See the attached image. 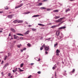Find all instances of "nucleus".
<instances>
[{"instance_id": "64", "label": "nucleus", "mask_w": 78, "mask_h": 78, "mask_svg": "<svg viewBox=\"0 0 78 78\" xmlns=\"http://www.w3.org/2000/svg\"><path fill=\"white\" fill-rule=\"evenodd\" d=\"M63 62V63L64 64V62Z\"/></svg>"}, {"instance_id": "54", "label": "nucleus", "mask_w": 78, "mask_h": 78, "mask_svg": "<svg viewBox=\"0 0 78 78\" xmlns=\"http://www.w3.org/2000/svg\"><path fill=\"white\" fill-rule=\"evenodd\" d=\"M9 56V53H8V56Z\"/></svg>"}, {"instance_id": "42", "label": "nucleus", "mask_w": 78, "mask_h": 78, "mask_svg": "<svg viewBox=\"0 0 78 78\" xmlns=\"http://www.w3.org/2000/svg\"><path fill=\"white\" fill-rule=\"evenodd\" d=\"M16 41H13V43H16Z\"/></svg>"}, {"instance_id": "62", "label": "nucleus", "mask_w": 78, "mask_h": 78, "mask_svg": "<svg viewBox=\"0 0 78 78\" xmlns=\"http://www.w3.org/2000/svg\"><path fill=\"white\" fill-rule=\"evenodd\" d=\"M12 77V76H11V78Z\"/></svg>"}, {"instance_id": "2", "label": "nucleus", "mask_w": 78, "mask_h": 78, "mask_svg": "<svg viewBox=\"0 0 78 78\" xmlns=\"http://www.w3.org/2000/svg\"><path fill=\"white\" fill-rule=\"evenodd\" d=\"M65 19V17L61 18L60 19L58 20L55 21V22H56V23L60 22H61L62 21V20L63 19Z\"/></svg>"}, {"instance_id": "13", "label": "nucleus", "mask_w": 78, "mask_h": 78, "mask_svg": "<svg viewBox=\"0 0 78 78\" xmlns=\"http://www.w3.org/2000/svg\"><path fill=\"white\" fill-rule=\"evenodd\" d=\"M55 19H59V18H60V16H55Z\"/></svg>"}, {"instance_id": "48", "label": "nucleus", "mask_w": 78, "mask_h": 78, "mask_svg": "<svg viewBox=\"0 0 78 78\" xmlns=\"http://www.w3.org/2000/svg\"><path fill=\"white\" fill-rule=\"evenodd\" d=\"M45 53H46V54H48V52H47V51H46L45 52Z\"/></svg>"}, {"instance_id": "14", "label": "nucleus", "mask_w": 78, "mask_h": 78, "mask_svg": "<svg viewBox=\"0 0 78 78\" xmlns=\"http://www.w3.org/2000/svg\"><path fill=\"white\" fill-rule=\"evenodd\" d=\"M17 35H18L19 36H23V35L21 34H19V33H17L16 34Z\"/></svg>"}, {"instance_id": "32", "label": "nucleus", "mask_w": 78, "mask_h": 78, "mask_svg": "<svg viewBox=\"0 0 78 78\" xmlns=\"http://www.w3.org/2000/svg\"><path fill=\"white\" fill-rule=\"evenodd\" d=\"M23 64H21L20 67H23Z\"/></svg>"}, {"instance_id": "44", "label": "nucleus", "mask_w": 78, "mask_h": 78, "mask_svg": "<svg viewBox=\"0 0 78 78\" xmlns=\"http://www.w3.org/2000/svg\"><path fill=\"white\" fill-rule=\"evenodd\" d=\"M17 68H16L15 69V71H17Z\"/></svg>"}, {"instance_id": "10", "label": "nucleus", "mask_w": 78, "mask_h": 78, "mask_svg": "<svg viewBox=\"0 0 78 78\" xmlns=\"http://www.w3.org/2000/svg\"><path fill=\"white\" fill-rule=\"evenodd\" d=\"M58 27V25L56 26H53L51 27V28H55V27Z\"/></svg>"}, {"instance_id": "30", "label": "nucleus", "mask_w": 78, "mask_h": 78, "mask_svg": "<svg viewBox=\"0 0 78 78\" xmlns=\"http://www.w3.org/2000/svg\"><path fill=\"white\" fill-rule=\"evenodd\" d=\"M56 67V66H55L53 67L52 69L53 70H54V69H55V67Z\"/></svg>"}, {"instance_id": "38", "label": "nucleus", "mask_w": 78, "mask_h": 78, "mask_svg": "<svg viewBox=\"0 0 78 78\" xmlns=\"http://www.w3.org/2000/svg\"><path fill=\"white\" fill-rule=\"evenodd\" d=\"M29 13H30V12H27V14H29Z\"/></svg>"}, {"instance_id": "63", "label": "nucleus", "mask_w": 78, "mask_h": 78, "mask_svg": "<svg viewBox=\"0 0 78 78\" xmlns=\"http://www.w3.org/2000/svg\"><path fill=\"white\" fill-rule=\"evenodd\" d=\"M0 61H1V60H0Z\"/></svg>"}, {"instance_id": "17", "label": "nucleus", "mask_w": 78, "mask_h": 78, "mask_svg": "<svg viewBox=\"0 0 78 78\" xmlns=\"http://www.w3.org/2000/svg\"><path fill=\"white\" fill-rule=\"evenodd\" d=\"M40 9H46V8L45 7H41L40 8Z\"/></svg>"}, {"instance_id": "56", "label": "nucleus", "mask_w": 78, "mask_h": 78, "mask_svg": "<svg viewBox=\"0 0 78 78\" xmlns=\"http://www.w3.org/2000/svg\"><path fill=\"white\" fill-rule=\"evenodd\" d=\"M11 39H13V38H12L11 39H10V40L11 41Z\"/></svg>"}, {"instance_id": "59", "label": "nucleus", "mask_w": 78, "mask_h": 78, "mask_svg": "<svg viewBox=\"0 0 78 78\" xmlns=\"http://www.w3.org/2000/svg\"><path fill=\"white\" fill-rule=\"evenodd\" d=\"M70 0V1H73V0Z\"/></svg>"}, {"instance_id": "34", "label": "nucleus", "mask_w": 78, "mask_h": 78, "mask_svg": "<svg viewBox=\"0 0 78 78\" xmlns=\"http://www.w3.org/2000/svg\"><path fill=\"white\" fill-rule=\"evenodd\" d=\"M37 73H38V74H40V73H41V72H40V71H38V72Z\"/></svg>"}, {"instance_id": "35", "label": "nucleus", "mask_w": 78, "mask_h": 78, "mask_svg": "<svg viewBox=\"0 0 78 78\" xmlns=\"http://www.w3.org/2000/svg\"><path fill=\"white\" fill-rule=\"evenodd\" d=\"M8 76H11V73H9Z\"/></svg>"}, {"instance_id": "49", "label": "nucleus", "mask_w": 78, "mask_h": 78, "mask_svg": "<svg viewBox=\"0 0 78 78\" xmlns=\"http://www.w3.org/2000/svg\"><path fill=\"white\" fill-rule=\"evenodd\" d=\"M3 30V29H2V28L0 29V30Z\"/></svg>"}, {"instance_id": "3", "label": "nucleus", "mask_w": 78, "mask_h": 78, "mask_svg": "<svg viewBox=\"0 0 78 78\" xmlns=\"http://www.w3.org/2000/svg\"><path fill=\"white\" fill-rule=\"evenodd\" d=\"M14 39H16L18 40L20 39L19 37L16 36V34L13 35Z\"/></svg>"}, {"instance_id": "24", "label": "nucleus", "mask_w": 78, "mask_h": 78, "mask_svg": "<svg viewBox=\"0 0 78 78\" xmlns=\"http://www.w3.org/2000/svg\"><path fill=\"white\" fill-rule=\"evenodd\" d=\"M38 25H40V26H44V25H42V24H38Z\"/></svg>"}, {"instance_id": "57", "label": "nucleus", "mask_w": 78, "mask_h": 78, "mask_svg": "<svg viewBox=\"0 0 78 78\" xmlns=\"http://www.w3.org/2000/svg\"><path fill=\"white\" fill-rule=\"evenodd\" d=\"M18 69H19L20 71V70H21V69H20V68H19Z\"/></svg>"}, {"instance_id": "18", "label": "nucleus", "mask_w": 78, "mask_h": 78, "mask_svg": "<svg viewBox=\"0 0 78 78\" xmlns=\"http://www.w3.org/2000/svg\"><path fill=\"white\" fill-rule=\"evenodd\" d=\"M46 9L47 11H51V10H52V9Z\"/></svg>"}, {"instance_id": "27", "label": "nucleus", "mask_w": 78, "mask_h": 78, "mask_svg": "<svg viewBox=\"0 0 78 78\" xmlns=\"http://www.w3.org/2000/svg\"><path fill=\"white\" fill-rule=\"evenodd\" d=\"M7 58V56L5 55V58H4V60H6V58Z\"/></svg>"}, {"instance_id": "51", "label": "nucleus", "mask_w": 78, "mask_h": 78, "mask_svg": "<svg viewBox=\"0 0 78 78\" xmlns=\"http://www.w3.org/2000/svg\"><path fill=\"white\" fill-rule=\"evenodd\" d=\"M49 39H50V38H49L48 39H47V40H49Z\"/></svg>"}, {"instance_id": "36", "label": "nucleus", "mask_w": 78, "mask_h": 78, "mask_svg": "<svg viewBox=\"0 0 78 78\" xmlns=\"http://www.w3.org/2000/svg\"><path fill=\"white\" fill-rule=\"evenodd\" d=\"M3 13V12L0 11V13L2 14V13Z\"/></svg>"}, {"instance_id": "15", "label": "nucleus", "mask_w": 78, "mask_h": 78, "mask_svg": "<svg viewBox=\"0 0 78 78\" xmlns=\"http://www.w3.org/2000/svg\"><path fill=\"white\" fill-rule=\"evenodd\" d=\"M11 30L12 32H15V30L13 28L11 29Z\"/></svg>"}, {"instance_id": "41", "label": "nucleus", "mask_w": 78, "mask_h": 78, "mask_svg": "<svg viewBox=\"0 0 78 78\" xmlns=\"http://www.w3.org/2000/svg\"><path fill=\"white\" fill-rule=\"evenodd\" d=\"M23 14H27V13H26V12H24V13H23Z\"/></svg>"}, {"instance_id": "52", "label": "nucleus", "mask_w": 78, "mask_h": 78, "mask_svg": "<svg viewBox=\"0 0 78 78\" xmlns=\"http://www.w3.org/2000/svg\"><path fill=\"white\" fill-rule=\"evenodd\" d=\"M2 32H3V31L0 30V33H2Z\"/></svg>"}, {"instance_id": "46", "label": "nucleus", "mask_w": 78, "mask_h": 78, "mask_svg": "<svg viewBox=\"0 0 78 78\" xmlns=\"http://www.w3.org/2000/svg\"><path fill=\"white\" fill-rule=\"evenodd\" d=\"M56 55L57 56H59V53H57Z\"/></svg>"}, {"instance_id": "28", "label": "nucleus", "mask_w": 78, "mask_h": 78, "mask_svg": "<svg viewBox=\"0 0 78 78\" xmlns=\"http://www.w3.org/2000/svg\"><path fill=\"white\" fill-rule=\"evenodd\" d=\"M8 66V64L7 63L5 65V67H7Z\"/></svg>"}, {"instance_id": "60", "label": "nucleus", "mask_w": 78, "mask_h": 78, "mask_svg": "<svg viewBox=\"0 0 78 78\" xmlns=\"http://www.w3.org/2000/svg\"><path fill=\"white\" fill-rule=\"evenodd\" d=\"M55 76H56V73H55Z\"/></svg>"}, {"instance_id": "5", "label": "nucleus", "mask_w": 78, "mask_h": 78, "mask_svg": "<svg viewBox=\"0 0 78 78\" xmlns=\"http://www.w3.org/2000/svg\"><path fill=\"white\" fill-rule=\"evenodd\" d=\"M66 28V27H62L59 28V30H62V29H64Z\"/></svg>"}, {"instance_id": "45", "label": "nucleus", "mask_w": 78, "mask_h": 78, "mask_svg": "<svg viewBox=\"0 0 78 78\" xmlns=\"http://www.w3.org/2000/svg\"><path fill=\"white\" fill-rule=\"evenodd\" d=\"M26 50V48H24L23 49V50Z\"/></svg>"}, {"instance_id": "4", "label": "nucleus", "mask_w": 78, "mask_h": 78, "mask_svg": "<svg viewBox=\"0 0 78 78\" xmlns=\"http://www.w3.org/2000/svg\"><path fill=\"white\" fill-rule=\"evenodd\" d=\"M23 5V4H21L20 5H19V6L16 7H15V9H17V8H20V7H21V6H22V5Z\"/></svg>"}, {"instance_id": "33", "label": "nucleus", "mask_w": 78, "mask_h": 78, "mask_svg": "<svg viewBox=\"0 0 78 78\" xmlns=\"http://www.w3.org/2000/svg\"><path fill=\"white\" fill-rule=\"evenodd\" d=\"M58 39H61V36H60L58 38Z\"/></svg>"}, {"instance_id": "1", "label": "nucleus", "mask_w": 78, "mask_h": 78, "mask_svg": "<svg viewBox=\"0 0 78 78\" xmlns=\"http://www.w3.org/2000/svg\"><path fill=\"white\" fill-rule=\"evenodd\" d=\"M44 47V50L45 51H48V49H49V46H45V44H44L42 46V47L40 48L41 50H42V49H43V47Z\"/></svg>"}, {"instance_id": "7", "label": "nucleus", "mask_w": 78, "mask_h": 78, "mask_svg": "<svg viewBox=\"0 0 78 78\" xmlns=\"http://www.w3.org/2000/svg\"><path fill=\"white\" fill-rule=\"evenodd\" d=\"M60 32L59 31H58L56 32V34L57 36H59V35Z\"/></svg>"}, {"instance_id": "23", "label": "nucleus", "mask_w": 78, "mask_h": 78, "mask_svg": "<svg viewBox=\"0 0 78 78\" xmlns=\"http://www.w3.org/2000/svg\"><path fill=\"white\" fill-rule=\"evenodd\" d=\"M64 22V21L62 22H61V23H59L58 24V25H57L58 26H58H59V25H61V23H63Z\"/></svg>"}, {"instance_id": "40", "label": "nucleus", "mask_w": 78, "mask_h": 78, "mask_svg": "<svg viewBox=\"0 0 78 78\" xmlns=\"http://www.w3.org/2000/svg\"><path fill=\"white\" fill-rule=\"evenodd\" d=\"M28 27H32V26L31 25H29L28 26Z\"/></svg>"}, {"instance_id": "25", "label": "nucleus", "mask_w": 78, "mask_h": 78, "mask_svg": "<svg viewBox=\"0 0 78 78\" xmlns=\"http://www.w3.org/2000/svg\"><path fill=\"white\" fill-rule=\"evenodd\" d=\"M70 10V9H66V12H67V11H69Z\"/></svg>"}, {"instance_id": "47", "label": "nucleus", "mask_w": 78, "mask_h": 78, "mask_svg": "<svg viewBox=\"0 0 78 78\" xmlns=\"http://www.w3.org/2000/svg\"><path fill=\"white\" fill-rule=\"evenodd\" d=\"M23 50L22 49L21 50V51H22V52H23Z\"/></svg>"}, {"instance_id": "29", "label": "nucleus", "mask_w": 78, "mask_h": 78, "mask_svg": "<svg viewBox=\"0 0 78 78\" xmlns=\"http://www.w3.org/2000/svg\"><path fill=\"white\" fill-rule=\"evenodd\" d=\"M5 9H8V7L6 6L5 7Z\"/></svg>"}, {"instance_id": "16", "label": "nucleus", "mask_w": 78, "mask_h": 78, "mask_svg": "<svg viewBox=\"0 0 78 78\" xmlns=\"http://www.w3.org/2000/svg\"><path fill=\"white\" fill-rule=\"evenodd\" d=\"M21 46H22V45L21 44L18 45H17V47H18V48H20V47Z\"/></svg>"}, {"instance_id": "12", "label": "nucleus", "mask_w": 78, "mask_h": 78, "mask_svg": "<svg viewBox=\"0 0 78 78\" xmlns=\"http://www.w3.org/2000/svg\"><path fill=\"white\" fill-rule=\"evenodd\" d=\"M38 16H39V15H35L32 16V17H38Z\"/></svg>"}, {"instance_id": "31", "label": "nucleus", "mask_w": 78, "mask_h": 78, "mask_svg": "<svg viewBox=\"0 0 78 78\" xmlns=\"http://www.w3.org/2000/svg\"><path fill=\"white\" fill-rule=\"evenodd\" d=\"M41 5H42V3H40L38 4V6H41Z\"/></svg>"}, {"instance_id": "20", "label": "nucleus", "mask_w": 78, "mask_h": 78, "mask_svg": "<svg viewBox=\"0 0 78 78\" xmlns=\"http://www.w3.org/2000/svg\"><path fill=\"white\" fill-rule=\"evenodd\" d=\"M56 53H59V50H58V49L56 51Z\"/></svg>"}, {"instance_id": "55", "label": "nucleus", "mask_w": 78, "mask_h": 78, "mask_svg": "<svg viewBox=\"0 0 78 78\" xmlns=\"http://www.w3.org/2000/svg\"><path fill=\"white\" fill-rule=\"evenodd\" d=\"M33 64H34V63H31V65H33Z\"/></svg>"}, {"instance_id": "50", "label": "nucleus", "mask_w": 78, "mask_h": 78, "mask_svg": "<svg viewBox=\"0 0 78 78\" xmlns=\"http://www.w3.org/2000/svg\"><path fill=\"white\" fill-rule=\"evenodd\" d=\"M3 61H2V62L1 64H3Z\"/></svg>"}, {"instance_id": "43", "label": "nucleus", "mask_w": 78, "mask_h": 78, "mask_svg": "<svg viewBox=\"0 0 78 78\" xmlns=\"http://www.w3.org/2000/svg\"><path fill=\"white\" fill-rule=\"evenodd\" d=\"M20 72H22L23 71V70L20 69Z\"/></svg>"}, {"instance_id": "19", "label": "nucleus", "mask_w": 78, "mask_h": 78, "mask_svg": "<svg viewBox=\"0 0 78 78\" xmlns=\"http://www.w3.org/2000/svg\"><path fill=\"white\" fill-rule=\"evenodd\" d=\"M14 23H17V22H18V20H15L13 21Z\"/></svg>"}, {"instance_id": "22", "label": "nucleus", "mask_w": 78, "mask_h": 78, "mask_svg": "<svg viewBox=\"0 0 78 78\" xmlns=\"http://www.w3.org/2000/svg\"><path fill=\"white\" fill-rule=\"evenodd\" d=\"M32 31H35L36 30V29H35L32 28Z\"/></svg>"}, {"instance_id": "21", "label": "nucleus", "mask_w": 78, "mask_h": 78, "mask_svg": "<svg viewBox=\"0 0 78 78\" xmlns=\"http://www.w3.org/2000/svg\"><path fill=\"white\" fill-rule=\"evenodd\" d=\"M27 46H28V47H31V44L29 43H28V44H27Z\"/></svg>"}, {"instance_id": "37", "label": "nucleus", "mask_w": 78, "mask_h": 78, "mask_svg": "<svg viewBox=\"0 0 78 78\" xmlns=\"http://www.w3.org/2000/svg\"><path fill=\"white\" fill-rule=\"evenodd\" d=\"M75 72V69H73V70L72 72Z\"/></svg>"}, {"instance_id": "6", "label": "nucleus", "mask_w": 78, "mask_h": 78, "mask_svg": "<svg viewBox=\"0 0 78 78\" xmlns=\"http://www.w3.org/2000/svg\"><path fill=\"white\" fill-rule=\"evenodd\" d=\"M30 32V30H27L25 33H24V34H28V33Z\"/></svg>"}, {"instance_id": "58", "label": "nucleus", "mask_w": 78, "mask_h": 78, "mask_svg": "<svg viewBox=\"0 0 78 78\" xmlns=\"http://www.w3.org/2000/svg\"><path fill=\"white\" fill-rule=\"evenodd\" d=\"M10 35H11V34H9V36H10Z\"/></svg>"}, {"instance_id": "8", "label": "nucleus", "mask_w": 78, "mask_h": 78, "mask_svg": "<svg viewBox=\"0 0 78 78\" xmlns=\"http://www.w3.org/2000/svg\"><path fill=\"white\" fill-rule=\"evenodd\" d=\"M8 18H10V19H11V18H12V15H9L8 16Z\"/></svg>"}, {"instance_id": "9", "label": "nucleus", "mask_w": 78, "mask_h": 78, "mask_svg": "<svg viewBox=\"0 0 78 78\" xmlns=\"http://www.w3.org/2000/svg\"><path fill=\"white\" fill-rule=\"evenodd\" d=\"M22 22H23L22 20H18V23H22Z\"/></svg>"}, {"instance_id": "61", "label": "nucleus", "mask_w": 78, "mask_h": 78, "mask_svg": "<svg viewBox=\"0 0 78 78\" xmlns=\"http://www.w3.org/2000/svg\"><path fill=\"white\" fill-rule=\"evenodd\" d=\"M50 25H51V23H50Z\"/></svg>"}, {"instance_id": "26", "label": "nucleus", "mask_w": 78, "mask_h": 78, "mask_svg": "<svg viewBox=\"0 0 78 78\" xmlns=\"http://www.w3.org/2000/svg\"><path fill=\"white\" fill-rule=\"evenodd\" d=\"M57 45H58V43L57 42L56 43V44H55L54 45V47H55L56 46H57Z\"/></svg>"}, {"instance_id": "11", "label": "nucleus", "mask_w": 78, "mask_h": 78, "mask_svg": "<svg viewBox=\"0 0 78 78\" xmlns=\"http://www.w3.org/2000/svg\"><path fill=\"white\" fill-rule=\"evenodd\" d=\"M53 12H58V10H53Z\"/></svg>"}, {"instance_id": "39", "label": "nucleus", "mask_w": 78, "mask_h": 78, "mask_svg": "<svg viewBox=\"0 0 78 78\" xmlns=\"http://www.w3.org/2000/svg\"><path fill=\"white\" fill-rule=\"evenodd\" d=\"M41 61V58H38V61Z\"/></svg>"}, {"instance_id": "53", "label": "nucleus", "mask_w": 78, "mask_h": 78, "mask_svg": "<svg viewBox=\"0 0 78 78\" xmlns=\"http://www.w3.org/2000/svg\"><path fill=\"white\" fill-rule=\"evenodd\" d=\"M12 71H13V72L14 73V72H15V71H14V70H13Z\"/></svg>"}]
</instances>
